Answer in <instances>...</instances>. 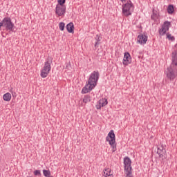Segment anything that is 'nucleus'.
Returning a JSON list of instances; mask_svg holds the SVG:
<instances>
[{"instance_id": "f257e3e1", "label": "nucleus", "mask_w": 177, "mask_h": 177, "mask_svg": "<svg viewBox=\"0 0 177 177\" xmlns=\"http://www.w3.org/2000/svg\"><path fill=\"white\" fill-rule=\"evenodd\" d=\"M171 60L172 63L170 66L167 68L165 74L169 80L174 81L177 76V51L172 53Z\"/></svg>"}, {"instance_id": "f03ea898", "label": "nucleus", "mask_w": 177, "mask_h": 177, "mask_svg": "<svg viewBox=\"0 0 177 177\" xmlns=\"http://www.w3.org/2000/svg\"><path fill=\"white\" fill-rule=\"evenodd\" d=\"M100 74L97 71H93L88 80L86 86L82 88V93H88L92 89L97 85V81H99Z\"/></svg>"}, {"instance_id": "7ed1b4c3", "label": "nucleus", "mask_w": 177, "mask_h": 177, "mask_svg": "<svg viewBox=\"0 0 177 177\" xmlns=\"http://www.w3.org/2000/svg\"><path fill=\"white\" fill-rule=\"evenodd\" d=\"M106 142H109L110 146L113 149V153L117 150V145H115V134L114 131L111 130L108 133V136L106 138Z\"/></svg>"}, {"instance_id": "20e7f679", "label": "nucleus", "mask_w": 177, "mask_h": 177, "mask_svg": "<svg viewBox=\"0 0 177 177\" xmlns=\"http://www.w3.org/2000/svg\"><path fill=\"white\" fill-rule=\"evenodd\" d=\"M131 158L128 157L124 158V174H126V177H132V167H131Z\"/></svg>"}, {"instance_id": "39448f33", "label": "nucleus", "mask_w": 177, "mask_h": 177, "mask_svg": "<svg viewBox=\"0 0 177 177\" xmlns=\"http://www.w3.org/2000/svg\"><path fill=\"white\" fill-rule=\"evenodd\" d=\"M133 12V4L132 1H127V3L122 6V13L124 16H131Z\"/></svg>"}, {"instance_id": "423d86ee", "label": "nucleus", "mask_w": 177, "mask_h": 177, "mask_svg": "<svg viewBox=\"0 0 177 177\" xmlns=\"http://www.w3.org/2000/svg\"><path fill=\"white\" fill-rule=\"evenodd\" d=\"M157 154L162 161L167 158V145L160 143L158 146Z\"/></svg>"}, {"instance_id": "0eeeda50", "label": "nucleus", "mask_w": 177, "mask_h": 177, "mask_svg": "<svg viewBox=\"0 0 177 177\" xmlns=\"http://www.w3.org/2000/svg\"><path fill=\"white\" fill-rule=\"evenodd\" d=\"M3 27H5L7 31H13L15 24L12 22V19L9 17H5L3 21Z\"/></svg>"}, {"instance_id": "6e6552de", "label": "nucleus", "mask_w": 177, "mask_h": 177, "mask_svg": "<svg viewBox=\"0 0 177 177\" xmlns=\"http://www.w3.org/2000/svg\"><path fill=\"white\" fill-rule=\"evenodd\" d=\"M49 71H50V63L48 62V61H46L41 71L40 75L41 78H46V77H48V74H49Z\"/></svg>"}, {"instance_id": "1a4fd4ad", "label": "nucleus", "mask_w": 177, "mask_h": 177, "mask_svg": "<svg viewBox=\"0 0 177 177\" xmlns=\"http://www.w3.org/2000/svg\"><path fill=\"white\" fill-rule=\"evenodd\" d=\"M171 26V22L166 21L164 22L162 28L159 30L160 35H165L167 34V31L169 30V27Z\"/></svg>"}, {"instance_id": "9d476101", "label": "nucleus", "mask_w": 177, "mask_h": 177, "mask_svg": "<svg viewBox=\"0 0 177 177\" xmlns=\"http://www.w3.org/2000/svg\"><path fill=\"white\" fill-rule=\"evenodd\" d=\"M55 14L58 16H64L66 15V6H57Z\"/></svg>"}, {"instance_id": "9b49d317", "label": "nucleus", "mask_w": 177, "mask_h": 177, "mask_svg": "<svg viewBox=\"0 0 177 177\" xmlns=\"http://www.w3.org/2000/svg\"><path fill=\"white\" fill-rule=\"evenodd\" d=\"M131 62H132V58L131 57V54H129V53L128 52L124 53V55L122 61L124 66H128V64H131Z\"/></svg>"}, {"instance_id": "f8f14e48", "label": "nucleus", "mask_w": 177, "mask_h": 177, "mask_svg": "<svg viewBox=\"0 0 177 177\" xmlns=\"http://www.w3.org/2000/svg\"><path fill=\"white\" fill-rule=\"evenodd\" d=\"M137 42L140 45H145L147 42V36L143 34H140L137 37Z\"/></svg>"}, {"instance_id": "ddd939ff", "label": "nucleus", "mask_w": 177, "mask_h": 177, "mask_svg": "<svg viewBox=\"0 0 177 177\" xmlns=\"http://www.w3.org/2000/svg\"><path fill=\"white\" fill-rule=\"evenodd\" d=\"M66 30L68 32L71 34H74V24L73 22H70L66 25Z\"/></svg>"}, {"instance_id": "4468645a", "label": "nucleus", "mask_w": 177, "mask_h": 177, "mask_svg": "<svg viewBox=\"0 0 177 177\" xmlns=\"http://www.w3.org/2000/svg\"><path fill=\"white\" fill-rule=\"evenodd\" d=\"M3 98L5 102H10V100L12 99V95L10 93H7L3 95Z\"/></svg>"}, {"instance_id": "2eb2a0df", "label": "nucleus", "mask_w": 177, "mask_h": 177, "mask_svg": "<svg viewBox=\"0 0 177 177\" xmlns=\"http://www.w3.org/2000/svg\"><path fill=\"white\" fill-rule=\"evenodd\" d=\"M174 12H175V8H174V5H169L167 7V13H169V15H172V13H174Z\"/></svg>"}, {"instance_id": "dca6fc26", "label": "nucleus", "mask_w": 177, "mask_h": 177, "mask_svg": "<svg viewBox=\"0 0 177 177\" xmlns=\"http://www.w3.org/2000/svg\"><path fill=\"white\" fill-rule=\"evenodd\" d=\"M91 100V95H86L83 98V103H89Z\"/></svg>"}, {"instance_id": "f3484780", "label": "nucleus", "mask_w": 177, "mask_h": 177, "mask_svg": "<svg viewBox=\"0 0 177 177\" xmlns=\"http://www.w3.org/2000/svg\"><path fill=\"white\" fill-rule=\"evenodd\" d=\"M107 103V99L106 98H102L100 100V104H102V107H104V106H106Z\"/></svg>"}, {"instance_id": "a211bd4d", "label": "nucleus", "mask_w": 177, "mask_h": 177, "mask_svg": "<svg viewBox=\"0 0 177 177\" xmlns=\"http://www.w3.org/2000/svg\"><path fill=\"white\" fill-rule=\"evenodd\" d=\"M104 175L105 177L111 176V170L110 169H106L104 171Z\"/></svg>"}, {"instance_id": "6ab92c4d", "label": "nucleus", "mask_w": 177, "mask_h": 177, "mask_svg": "<svg viewBox=\"0 0 177 177\" xmlns=\"http://www.w3.org/2000/svg\"><path fill=\"white\" fill-rule=\"evenodd\" d=\"M43 175L46 177H52V176H50V171L49 170H43Z\"/></svg>"}, {"instance_id": "aec40b11", "label": "nucleus", "mask_w": 177, "mask_h": 177, "mask_svg": "<svg viewBox=\"0 0 177 177\" xmlns=\"http://www.w3.org/2000/svg\"><path fill=\"white\" fill-rule=\"evenodd\" d=\"M167 38H168L169 41H175V37L172 36V35L169 32L166 34Z\"/></svg>"}, {"instance_id": "412c9836", "label": "nucleus", "mask_w": 177, "mask_h": 177, "mask_svg": "<svg viewBox=\"0 0 177 177\" xmlns=\"http://www.w3.org/2000/svg\"><path fill=\"white\" fill-rule=\"evenodd\" d=\"M65 26H66V24L64 22L59 23V30H61V31H64Z\"/></svg>"}, {"instance_id": "4be33fe9", "label": "nucleus", "mask_w": 177, "mask_h": 177, "mask_svg": "<svg viewBox=\"0 0 177 177\" xmlns=\"http://www.w3.org/2000/svg\"><path fill=\"white\" fill-rule=\"evenodd\" d=\"M95 39L97 40V42L95 44V47L96 48V46H99V45L100 44V43H99V42H100V37H99L98 35H96Z\"/></svg>"}, {"instance_id": "5701e85b", "label": "nucleus", "mask_w": 177, "mask_h": 177, "mask_svg": "<svg viewBox=\"0 0 177 177\" xmlns=\"http://www.w3.org/2000/svg\"><path fill=\"white\" fill-rule=\"evenodd\" d=\"M58 3L57 6H64V3H66V0H58Z\"/></svg>"}, {"instance_id": "b1692460", "label": "nucleus", "mask_w": 177, "mask_h": 177, "mask_svg": "<svg viewBox=\"0 0 177 177\" xmlns=\"http://www.w3.org/2000/svg\"><path fill=\"white\" fill-rule=\"evenodd\" d=\"M151 17L152 20H157V19H158V15H157V13L153 12Z\"/></svg>"}, {"instance_id": "393cba45", "label": "nucleus", "mask_w": 177, "mask_h": 177, "mask_svg": "<svg viewBox=\"0 0 177 177\" xmlns=\"http://www.w3.org/2000/svg\"><path fill=\"white\" fill-rule=\"evenodd\" d=\"M34 175L35 176H41V171L40 170H35L34 171Z\"/></svg>"}, {"instance_id": "a878e982", "label": "nucleus", "mask_w": 177, "mask_h": 177, "mask_svg": "<svg viewBox=\"0 0 177 177\" xmlns=\"http://www.w3.org/2000/svg\"><path fill=\"white\" fill-rule=\"evenodd\" d=\"M97 110H100L102 109V104H100V101L99 100L97 104L95 106Z\"/></svg>"}, {"instance_id": "bb28decb", "label": "nucleus", "mask_w": 177, "mask_h": 177, "mask_svg": "<svg viewBox=\"0 0 177 177\" xmlns=\"http://www.w3.org/2000/svg\"><path fill=\"white\" fill-rule=\"evenodd\" d=\"M12 95L13 97H16V92L12 91Z\"/></svg>"}]
</instances>
